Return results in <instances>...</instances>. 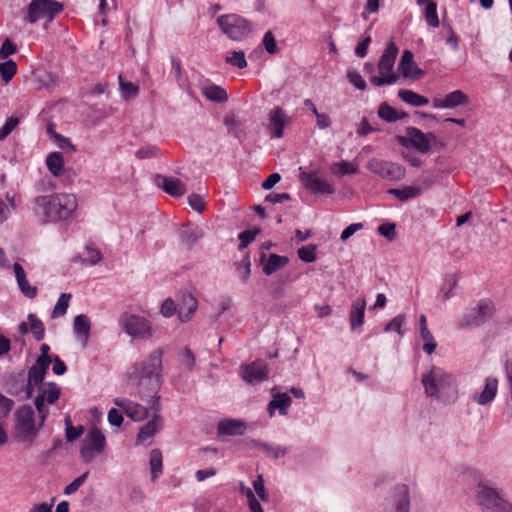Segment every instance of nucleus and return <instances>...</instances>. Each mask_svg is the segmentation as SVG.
Masks as SVG:
<instances>
[{"label":"nucleus","instance_id":"f257e3e1","mask_svg":"<svg viewBox=\"0 0 512 512\" xmlns=\"http://www.w3.org/2000/svg\"><path fill=\"white\" fill-rule=\"evenodd\" d=\"M163 350L157 348L149 353L145 361L134 363L127 371V383L135 393L150 406L159 401Z\"/></svg>","mask_w":512,"mask_h":512},{"label":"nucleus","instance_id":"f03ea898","mask_svg":"<svg viewBox=\"0 0 512 512\" xmlns=\"http://www.w3.org/2000/svg\"><path fill=\"white\" fill-rule=\"evenodd\" d=\"M60 395L61 389L55 383L44 386L41 392L37 394L34 404L39 413V422L36 421L35 412L29 405H23L16 411L15 429L22 441H33L49 414L46 403L54 404L59 399Z\"/></svg>","mask_w":512,"mask_h":512},{"label":"nucleus","instance_id":"7ed1b4c3","mask_svg":"<svg viewBox=\"0 0 512 512\" xmlns=\"http://www.w3.org/2000/svg\"><path fill=\"white\" fill-rule=\"evenodd\" d=\"M78 202L74 194L54 193L33 199V211L45 222L67 221L75 216Z\"/></svg>","mask_w":512,"mask_h":512},{"label":"nucleus","instance_id":"20e7f679","mask_svg":"<svg viewBox=\"0 0 512 512\" xmlns=\"http://www.w3.org/2000/svg\"><path fill=\"white\" fill-rule=\"evenodd\" d=\"M421 383L427 398L443 404H452L458 399V386L455 377L446 369L432 365L422 373Z\"/></svg>","mask_w":512,"mask_h":512},{"label":"nucleus","instance_id":"39448f33","mask_svg":"<svg viewBox=\"0 0 512 512\" xmlns=\"http://www.w3.org/2000/svg\"><path fill=\"white\" fill-rule=\"evenodd\" d=\"M220 31L230 40L242 42L252 33L251 23L241 15L230 13L216 19Z\"/></svg>","mask_w":512,"mask_h":512},{"label":"nucleus","instance_id":"423d86ee","mask_svg":"<svg viewBox=\"0 0 512 512\" xmlns=\"http://www.w3.org/2000/svg\"><path fill=\"white\" fill-rule=\"evenodd\" d=\"M397 54V46L395 45L394 42H390L387 45L378 62L377 68L379 75L370 77V82L373 85L380 87L383 85H392L398 81L399 75L396 72H394V64Z\"/></svg>","mask_w":512,"mask_h":512},{"label":"nucleus","instance_id":"0eeeda50","mask_svg":"<svg viewBox=\"0 0 512 512\" xmlns=\"http://www.w3.org/2000/svg\"><path fill=\"white\" fill-rule=\"evenodd\" d=\"M118 323L133 339H149L153 336L151 322L143 316L124 312L119 316Z\"/></svg>","mask_w":512,"mask_h":512},{"label":"nucleus","instance_id":"6e6552de","mask_svg":"<svg viewBox=\"0 0 512 512\" xmlns=\"http://www.w3.org/2000/svg\"><path fill=\"white\" fill-rule=\"evenodd\" d=\"M495 313V305L490 299H481L475 307L465 312L459 319L462 329L478 327L489 321Z\"/></svg>","mask_w":512,"mask_h":512},{"label":"nucleus","instance_id":"1a4fd4ad","mask_svg":"<svg viewBox=\"0 0 512 512\" xmlns=\"http://www.w3.org/2000/svg\"><path fill=\"white\" fill-rule=\"evenodd\" d=\"M106 438L98 428H92L85 435L81 443L80 455L84 462H92L95 458L104 453Z\"/></svg>","mask_w":512,"mask_h":512},{"label":"nucleus","instance_id":"9d476101","mask_svg":"<svg viewBox=\"0 0 512 512\" xmlns=\"http://www.w3.org/2000/svg\"><path fill=\"white\" fill-rule=\"evenodd\" d=\"M63 10V5L55 0H32L28 6L27 21L31 24L40 19L51 22Z\"/></svg>","mask_w":512,"mask_h":512},{"label":"nucleus","instance_id":"9b49d317","mask_svg":"<svg viewBox=\"0 0 512 512\" xmlns=\"http://www.w3.org/2000/svg\"><path fill=\"white\" fill-rule=\"evenodd\" d=\"M366 168L386 180L399 181L405 177V168L402 165L379 158L370 159Z\"/></svg>","mask_w":512,"mask_h":512},{"label":"nucleus","instance_id":"f8f14e48","mask_svg":"<svg viewBox=\"0 0 512 512\" xmlns=\"http://www.w3.org/2000/svg\"><path fill=\"white\" fill-rule=\"evenodd\" d=\"M50 363L43 362V360H36L32 367L28 371L27 383L25 386V397L26 399L32 398L35 388H38V394L41 389L49 383H43L47 370Z\"/></svg>","mask_w":512,"mask_h":512},{"label":"nucleus","instance_id":"ddd939ff","mask_svg":"<svg viewBox=\"0 0 512 512\" xmlns=\"http://www.w3.org/2000/svg\"><path fill=\"white\" fill-rule=\"evenodd\" d=\"M478 503L492 512H508V503L498 493L484 484L478 486Z\"/></svg>","mask_w":512,"mask_h":512},{"label":"nucleus","instance_id":"4468645a","mask_svg":"<svg viewBox=\"0 0 512 512\" xmlns=\"http://www.w3.org/2000/svg\"><path fill=\"white\" fill-rule=\"evenodd\" d=\"M434 139L435 136L433 134H425L415 127H408L406 129V136L398 138L399 143L403 146H407L409 143L421 153H427L430 150L431 141Z\"/></svg>","mask_w":512,"mask_h":512},{"label":"nucleus","instance_id":"2eb2a0df","mask_svg":"<svg viewBox=\"0 0 512 512\" xmlns=\"http://www.w3.org/2000/svg\"><path fill=\"white\" fill-rule=\"evenodd\" d=\"M152 419L147 422L139 431L137 436V443L143 444L150 438H152L163 425L162 417L159 414L160 402L157 399L153 400V403L149 406Z\"/></svg>","mask_w":512,"mask_h":512},{"label":"nucleus","instance_id":"dca6fc26","mask_svg":"<svg viewBox=\"0 0 512 512\" xmlns=\"http://www.w3.org/2000/svg\"><path fill=\"white\" fill-rule=\"evenodd\" d=\"M241 493L247 499L250 512H264L257 499L259 498L263 502H267L269 499V495L264 486V482H253V490L242 485Z\"/></svg>","mask_w":512,"mask_h":512},{"label":"nucleus","instance_id":"f3484780","mask_svg":"<svg viewBox=\"0 0 512 512\" xmlns=\"http://www.w3.org/2000/svg\"><path fill=\"white\" fill-rule=\"evenodd\" d=\"M240 375L246 383L257 384L267 379L268 366L263 361L244 364L240 367Z\"/></svg>","mask_w":512,"mask_h":512},{"label":"nucleus","instance_id":"a211bd4d","mask_svg":"<svg viewBox=\"0 0 512 512\" xmlns=\"http://www.w3.org/2000/svg\"><path fill=\"white\" fill-rule=\"evenodd\" d=\"M290 122V117L279 106L273 108L268 115V131L272 138H281L284 129Z\"/></svg>","mask_w":512,"mask_h":512},{"label":"nucleus","instance_id":"6ab92c4d","mask_svg":"<svg viewBox=\"0 0 512 512\" xmlns=\"http://www.w3.org/2000/svg\"><path fill=\"white\" fill-rule=\"evenodd\" d=\"M300 179L304 186L315 194H332L334 188L326 180L319 178L315 171L313 172H302Z\"/></svg>","mask_w":512,"mask_h":512},{"label":"nucleus","instance_id":"aec40b11","mask_svg":"<svg viewBox=\"0 0 512 512\" xmlns=\"http://www.w3.org/2000/svg\"><path fill=\"white\" fill-rule=\"evenodd\" d=\"M116 406L121 408L124 413L133 421H142L149 416L150 409L135 403L126 398H116L114 400Z\"/></svg>","mask_w":512,"mask_h":512},{"label":"nucleus","instance_id":"412c9836","mask_svg":"<svg viewBox=\"0 0 512 512\" xmlns=\"http://www.w3.org/2000/svg\"><path fill=\"white\" fill-rule=\"evenodd\" d=\"M155 184L172 197H181L186 193L185 184L175 177L157 175L155 177Z\"/></svg>","mask_w":512,"mask_h":512},{"label":"nucleus","instance_id":"4be33fe9","mask_svg":"<svg viewBox=\"0 0 512 512\" xmlns=\"http://www.w3.org/2000/svg\"><path fill=\"white\" fill-rule=\"evenodd\" d=\"M436 109H452L468 103V97L461 90H455L444 97H435L432 100Z\"/></svg>","mask_w":512,"mask_h":512},{"label":"nucleus","instance_id":"5701e85b","mask_svg":"<svg viewBox=\"0 0 512 512\" xmlns=\"http://www.w3.org/2000/svg\"><path fill=\"white\" fill-rule=\"evenodd\" d=\"M197 306V299L192 293H183L178 304V317L180 321L188 322L196 312Z\"/></svg>","mask_w":512,"mask_h":512},{"label":"nucleus","instance_id":"b1692460","mask_svg":"<svg viewBox=\"0 0 512 512\" xmlns=\"http://www.w3.org/2000/svg\"><path fill=\"white\" fill-rule=\"evenodd\" d=\"M399 70L404 78L418 79L424 72L419 69L413 61V53L410 50H405L402 54Z\"/></svg>","mask_w":512,"mask_h":512},{"label":"nucleus","instance_id":"393cba45","mask_svg":"<svg viewBox=\"0 0 512 512\" xmlns=\"http://www.w3.org/2000/svg\"><path fill=\"white\" fill-rule=\"evenodd\" d=\"M498 390V381L494 377H487L485 379V386L481 393L473 395V401L479 405H486L490 403L496 396Z\"/></svg>","mask_w":512,"mask_h":512},{"label":"nucleus","instance_id":"a878e982","mask_svg":"<svg viewBox=\"0 0 512 512\" xmlns=\"http://www.w3.org/2000/svg\"><path fill=\"white\" fill-rule=\"evenodd\" d=\"M13 270L20 291L29 299L35 298L37 295V288L30 285L23 267L19 263H15L13 265Z\"/></svg>","mask_w":512,"mask_h":512},{"label":"nucleus","instance_id":"bb28decb","mask_svg":"<svg viewBox=\"0 0 512 512\" xmlns=\"http://www.w3.org/2000/svg\"><path fill=\"white\" fill-rule=\"evenodd\" d=\"M91 323L85 314L77 315L73 321V330L76 337L86 346L90 336Z\"/></svg>","mask_w":512,"mask_h":512},{"label":"nucleus","instance_id":"cd10ccee","mask_svg":"<svg viewBox=\"0 0 512 512\" xmlns=\"http://www.w3.org/2000/svg\"><path fill=\"white\" fill-rule=\"evenodd\" d=\"M366 308V301L364 298L356 299L349 312L350 326L352 330H356L364 323V313Z\"/></svg>","mask_w":512,"mask_h":512},{"label":"nucleus","instance_id":"c85d7f7f","mask_svg":"<svg viewBox=\"0 0 512 512\" xmlns=\"http://www.w3.org/2000/svg\"><path fill=\"white\" fill-rule=\"evenodd\" d=\"M245 423L236 419H225L218 424V433L221 435H242L245 431Z\"/></svg>","mask_w":512,"mask_h":512},{"label":"nucleus","instance_id":"c756f323","mask_svg":"<svg viewBox=\"0 0 512 512\" xmlns=\"http://www.w3.org/2000/svg\"><path fill=\"white\" fill-rule=\"evenodd\" d=\"M291 403L292 400L286 393L274 394L273 399L268 404L269 415L272 417L275 409H279L281 415H286Z\"/></svg>","mask_w":512,"mask_h":512},{"label":"nucleus","instance_id":"7c9ffc66","mask_svg":"<svg viewBox=\"0 0 512 512\" xmlns=\"http://www.w3.org/2000/svg\"><path fill=\"white\" fill-rule=\"evenodd\" d=\"M46 166L53 176H62L65 172L64 159L62 153L52 152L48 154L46 157Z\"/></svg>","mask_w":512,"mask_h":512},{"label":"nucleus","instance_id":"2f4dec72","mask_svg":"<svg viewBox=\"0 0 512 512\" xmlns=\"http://www.w3.org/2000/svg\"><path fill=\"white\" fill-rule=\"evenodd\" d=\"M202 94L210 101L224 103L228 100V94L221 86L208 84L202 87Z\"/></svg>","mask_w":512,"mask_h":512},{"label":"nucleus","instance_id":"473e14b6","mask_svg":"<svg viewBox=\"0 0 512 512\" xmlns=\"http://www.w3.org/2000/svg\"><path fill=\"white\" fill-rule=\"evenodd\" d=\"M398 97L405 103L413 107H422L429 103L427 97L422 96L412 90L402 89L398 92Z\"/></svg>","mask_w":512,"mask_h":512},{"label":"nucleus","instance_id":"72a5a7b5","mask_svg":"<svg viewBox=\"0 0 512 512\" xmlns=\"http://www.w3.org/2000/svg\"><path fill=\"white\" fill-rule=\"evenodd\" d=\"M422 187L418 186H406L403 188H392L388 190V193L395 196L400 201H407L409 199L416 198L422 194Z\"/></svg>","mask_w":512,"mask_h":512},{"label":"nucleus","instance_id":"f704fd0d","mask_svg":"<svg viewBox=\"0 0 512 512\" xmlns=\"http://www.w3.org/2000/svg\"><path fill=\"white\" fill-rule=\"evenodd\" d=\"M289 262L286 256H280L277 254H270L267 262L263 266V272L266 275H271L281 268L285 267Z\"/></svg>","mask_w":512,"mask_h":512},{"label":"nucleus","instance_id":"c9c22d12","mask_svg":"<svg viewBox=\"0 0 512 512\" xmlns=\"http://www.w3.org/2000/svg\"><path fill=\"white\" fill-rule=\"evenodd\" d=\"M58 80L57 76L52 72H41L36 75L35 84L36 89H53L57 86Z\"/></svg>","mask_w":512,"mask_h":512},{"label":"nucleus","instance_id":"e433bc0d","mask_svg":"<svg viewBox=\"0 0 512 512\" xmlns=\"http://www.w3.org/2000/svg\"><path fill=\"white\" fill-rule=\"evenodd\" d=\"M255 445L263 451L268 457L277 459L284 457L287 453V448L280 445L271 443H262L260 441H254Z\"/></svg>","mask_w":512,"mask_h":512},{"label":"nucleus","instance_id":"4c0bfd02","mask_svg":"<svg viewBox=\"0 0 512 512\" xmlns=\"http://www.w3.org/2000/svg\"><path fill=\"white\" fill-rule=\"evenodd\" d=\"M378 116L386 122H395L406 116L405 113H400L387 103H382L379 106Z\"/></svg>","mask_w":512,"mask_h":512},{"label":"nucleus","instance_id":"58836bf2","mask_svg":"<svg viewBox=\"0 0 512 512\" xmlns=\"http://www.w3.org/2000/svg\"><path fill=\"white\" fill-rule=\"evenodd\" d=\"M29 329L34 335L37 341H41L45 336V328L43 322L33 313L28 314L27 316Z\"/></svg>","mask_w":512,"mask_h":512},{"label":"nucleus","instance_id":"ea45409f","mask_svg":"<svg viewBox=\"0 0 512 512\" xmlns=\"http://www.w3.org/2000/svg\"><path fill=\"white\" fill-rule=\"evenodd\" d=\"M225 61L227 64L236 67L238 69H244L247 67V60L245 56V52L242 50H234L228 52Z\"/></svg>","mask_w":512,"mask_h":512},{"label":"nucleus","instance_id":"a19ab883","mask_svg":"<svg viewBox=\"0 0 512 512\" xmlns=\"http://www.w3.org/2000/svg\"><path fill=\"white\" fill-rule=\"evenodd\" d=\"M71 297L72 295L70 293H62L59 296L52 311V318H58L66 314Z\"/></svg>","mask_w":512,"mask_h":512},{"label":"nucleus","instance_id":"79ce46f5","mask_svg":"<svg viewBox=\"0 0 512 512\" xmlns=\"http://www.w3.org/2000/svg\"><path fill=\"white\" fill-rule=\"evenodd\" d=\"M118 80L120 93L124 99L135 98L138 95L139 88L136 84L125 81L121 75H119Z\"/></svg>","mask_w":512,"mask_h":512},{"label":"nucleus","instance_id":"37998d69","mask_svg":"<svg viewBox=\"0 0 512 512\" xmlns=\"http://www.w3.org/2000/svg\"><path fill=\"white\" fill-rule=\"evenodd\" d=\"M150 466L152 478H158L162 473V455L161 452L157 449L151 451Z\"/></svg>","mask_w":512,"mask_h":512},{"label":"nucleus","instance_id":"c03bdc74","mask_svg":"<svg viewBox=\"0 0 512 512\" xmlns=\"http://www.w3.org/2000/svg\"><path fill=\"white\" fill-rule=\"evenodd\" d=\"M331 171L339 176H345L347 174L357 173L358 168L353 163L343 160L341 162L334 163L331 167Z\"/></svg>","mask_w":512,"mask_h":512},{"label":"nucleus","instance_id":"a18cd8bd","mask_svg":"<svg viewBox=\"0 0 512 512\" xmlns=\"http://www.w3.org/2000/svg\"><path fill=\"white\" fill-rule=\"evenodd\" d=\"M457 286V279L454 275H449L445 278L444 283L440 289V295L443 300H448L454 295V289Z\"/></svg>","mask_w":512,"mask_h":512},{"label":"nucleus","instance_id":"49530a36","mask_svg":"<svg viewBox=\"0 0 512 512\" xmlns=\"http://www.w3.org/2000/svg\"><path fill=\"white\" fill-rule=\"evenodd\" d=\"M424 18L430 27L436 28L439 26L436 3L430 2L425 6Z\"/></svg>","mask_w":512,"mask_h":512},{"label":"nucleus","instance_id":"de8ad7c7","mask_svg":"<svg viewBox=\"0 0 512 512\" xmlns=\"http://www.w3.org/2000/svg\"><path fill=\"white\" fill-rule=\"evenodd\" d=\"M420 337L424 342L423 350L428 355H431L437 347V343H436L432 333L430 332V330L428 328L420 329Z\"/></svg>","mask_w":512,"mask_h":512},{"label":"nucleus","instance_id":"09e8293b","mask_svg":"<svg viewBox=\"0 0 512 512\" xmlns=\"http://www.w3.org/2000/svg\"><path fill=\"white\" fill-rule=\"evenodd\" d=\"M17 65L13 60L0 63V74L5 83H8L16 74Z\"/></svg>","mask_w":512,"mask_h":512},{"label":"nucleus","instance_id":"8fccbe9b","mask_svg":"<svg viewBox=\"0 0 512 512\" xmlns=\"http://www.w3.org/2000/svg\"><path fill=\"white\" fill-rule=\"evenodd\" d=\"M405 322V315L399 314L391 319L384 327L385 332H396L400 336L404 335V331L402 330V326Z\"/></svg>","mask_w":512,"mask_h":512},{"label":"nucleus","instance_id":"3c124183","mask_svg":"<svg viewBox=\"0 0 512 512\" xmlns=\"http://www.w3.org/2000/svg\"><path fill=\"white\" fill-rule=\"evenodd\" d=\"M65 426H66V440L69 442L76 440L84 432L83 426H81V425L76 426V427L72 426V422L69 417L65 418Z\"/></svg>","mask_w":512,"mask_h":512},{"label":"nucleus","instance_id":"603ef678","mask_svg":"<svg viewBox=\"0 0 512 512\" xmlns=\"http://www.w3.org/2000/svg\"><path fill=\"white\" fill-rule=\"evenodd\" d=\"M237 276L241 279L242 282H247L250 273H251V262L249 256H245L241 262L238 264L237 269Z\"/></svg>","mask_w":512,"mask_h":512},{"label":"nucleus","instance_id":"864d4df0","mask_svg":"<svg viewBox=\"0 0 512 512\" xmlns=\"http://www.w3.org/2000/svg\"><path fill=\"white\" fill-rule=\"evenodd\" d=\"M299 258L305 263H312L316 260V246L307 245L298 249Z\"/></svg>","mask_w":512,"mask_h":512},{"label":"nucleus","instance_id":"5fc2aeb1","mask_svg":"<svg viewBox=\"0 0 512 512\" xmlns=\"http://www.w3.org/2000/svg\"><path fill=\"white\" fill-rule=\"evenodd\" d=\"M347 78L349 82L359 90H365L367 85L363 77L356 70L350 69L347 71Z\"/></svg>","mask_w":512,"mask_h":512},{"label":"nucleus","instance_id":"6e6d98bb","mask_svg":"<svg viewBox=\"0 0 512 512\" xmlns=\"http://www.w3.org/2000/svg\"><path fill=\"white\" fill-rule=\"evenodd\" d=\"M262 45L269 54H275L278 52V46L276 39L271 31H267L262 40Z\"/></svg>","mask_w":512,"mask_h":512},{"label":"nucleus","instance_id":"4d7b16f0","mask_svg":"<svg viewBox=\"0 0 512 512\" xmlns=\"http://www.w3.org/2000/svg\"><path fill=\"white\" fill-rule=\"evenodd\" d=\"M101 260H102L101 252L93 245H87L86 246V258L84 261L87 262L89 265H96Z\"/></svg>","mask_w":512,"mask_h":512},{"label":"nucleus","instance_id":"13d9d810","mask_svg":"<svg viewBox=\"0 0 512 512\" xmlns=\"http://www.w3.org/2000/svg\"><path fill=\"white\" fill-rule=\"evenodd\" d=\"M259 232V229L245 230L241 232L238 236L240 241L239 249H245L255 239Z\"/></svg>","mask_w":512,"mask_h":512},{"label":"nucleus","instance_id":"bf43d9fd","mask_svg":"<svg viewBox=\"0 0 512 512\" xmlns=\"http://www.w3.org/2000/svg\"><path fill=\"white\" fill-rule=\"evenodd\" d=\"M159 153V149L157 146L149 145L145 147H141L136 151L135 155L139 159H148L156 157Z\"/></svg>","mask_w":512,"mask_h":512},{"label":"nucleus","instance_id":"052dcab7","mask_svg":"<svg viewBox=\"0 0 512 512\" xmlns=\"http://www.w3.org/2000/svg\"><path fill=\"white\" fill-rule=\"evenodd\" d=\"M18 123V118L9 117L5 124L0 128V141L6 138L14 130Z\"/></svg>","mask_w":512,"mask_h":512},{"label":"nucleus","instance_id":"680f3d73","mask_svg":"<svg viewBox=\"0 0 512 512\" xmlns=\"http://www.w3.org/2000/svg\"><path fill=\"white\" fill-rule=\"evenodd\" d=\"M177 305L171 298H167L160 307V313L162 316L169 318L176 313Z\"/></svg>","mask_w":512,"mask_h":512},{"label":"nucleus","instance_id":"e2e57ef3","mask_svg":"<svg viewBox=\"0 0 512 512\" xmlns=\"http://www.w3.org/2000/svg\"><path fill=\"white\" fill-rule=\"evenodd\" d=\"M188 203L193 210L199 213L202 212L205 207V201L203 197L196 193H192L188 196Z\"/></svg>","mask_w":512,"mask_h":512},{"label":"nucleus","instance_id":"0e129e2a","mask_svg":"<svg viewBox=\"0 0 512 512\" xmlns=\"http://www.w3.org/2000/svg\"><path fill=\"white\" fill-rule=\"evenodd\" d=\"M17 51L16 46L9 40L6 39L0 48V59H6L10 55L14 54Z\"/></svg>","mask_w":512,"mask_h":512},{"label":"nucleus","instance_id":"69168bd1","mask_svg":"<svg viewBox=\"0 0 512 512\" xmlns=\"http://www.w3.org/2000/svg\"><path fill=\"white\" fill-rule=\"evenodd\" d=\"M396 226L393 223H385L378 227V232L386 237L388 240H392L396 236L395 232Z\"/></svg>","mask_w":512,"mask_h":512},{"label":"nucleus","instance_id":"338daca9","mask_svg":"<svg viewBox=\"0 0 512 512\" xmlns=\"http://www.w3.org/2000/svg\"><path fill=\"white\" fill-rule=\"evenodd\" d=\"M363 229L362 223H353L350 224L348 227H346L340 236V239L345 242L347 241L351 236H353L357 231Z\"/></svg>","mask_w":512,"mask_h":512},{"label":"nucleus","instance_id":"774afa93","mask_svg":"<svg viewBox=\"0 0 512 512\" xmlns=\"http://www.w3.org/2000/svg\"><path fill=\"white\" fill-rule=\"evenodd\" d=\"M108 422L115 427L121 426L123 422L122 412L116 408H112L108 412Z\"/></svg>","mask_w":512,"mask_h":512}]
</instances>
